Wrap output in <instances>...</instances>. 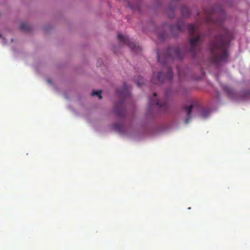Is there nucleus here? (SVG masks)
<instances>
[{"label": "nucleus", "instance_id": "aec40b11", "mask_svg": "<svg viewBox=\"0 0 250 250\" xmlns=\"http://www.w3.org/2000/svg\"><path fill=\"white\" fill-rule=\"evenodd\" d=\"M222 14V15H223V16H224V15H225V14H224V12H222V14Z\"/></svg>", "mask_w": 250, "mask_h": 250}, {"label": "nucleus", "instance_id": "f03ea898", "mask_svg": "<svg viewBox=\"0 0 250 250\" xmlns=\"http://www.w3.org/2000/svg\"><path fill=\"white\" fill-rule=\"evenodd\" d=\"M170 29L171 33L174 36L183 32L186 29H188V32L191 37L189 41V52L194 57L199 49L201 42V36L199 33H197L196 36L194 37L195 32L198 29L192 24H188L186 25L182 21H179L176 24L171 25Z\"/></svg>", "mask_w": 250, "mask_h": 250}, {"label": "nucleus", "instance_id": "6ab92c4d", "mask_svg": "<svg viewBox=\"0 0 250 250\" xmlns=\"http://www.w3.org/2000/svg\"><path fill=\"white\" fill-rule=\"evenodd\" d=\"M178 73L179 76L180 77H181V74H180V72L179 70L178 71Z\"/></svg>", "mask_w": 250, "mask_h": 250}, {"label": "nucleus", "instance_id": "7ed1b4c3", "mask_svg": "<svg viewBox=\"0 0 250 250\" xmlns=\"http://www.w3.org/2000/svg\"><path fill=\"white\" fill-rule=\"evenodd\" d=\"M184 55V52L181 50L180 47L171 46L168 48L167 54L164 56V59L162 58L161 54H158V61L160 63L165 64L172 60L173 57L182 60Z\"/></svg>", "mask_w": 250, "mask_h": 250}, {"label": "nucleus", "instance_id": "4468645a", "mask_svg": "<svg viewBox=\"0 0 250 250\" xmlns=\"http://www.w3.org/2000/svg\"><path fill=\"white\" fill-rule=\"evenodd\" d=\"M173 91H172L170 89H168L166 90L165 93V96L166 98H168L170 96L173 95Z\"/></svg>", "mask_w": 250, "mask_h": 250}, {"label": "nucleus", "instance_id": "9b49d317", "mask_svg": "<svg viewBox=\"0 0 250 250\" xmlns=\"http://www.w3.org/2000/svg\"><path fill=\"white\" fill-rule=\"evenodd\" d=\"M181 13H182V15L184 17H186V18L188 17L190 15V11H189L188 8L186 7H183L181 8Z\"/></svg>", "mask_w": 250, "mask_h": 250}, {"label": "nucleus", "instance_id": "6e6552de", "mask_svg": "<svg viewBox=\"0 0 250 250\" xmlns=\"http://www.w3.org/2000/svg\"><path fill=\"white\" fill-rule=\"evenodd\" d=\"M117 94L123 99H125L129 97L130 95V88L125 83L124 84L123 89L120 90L119 89L116 90Z\"/></svg>", "mask_w": 250, "mask_h": 250}, {"label": "nucleus", "instance_id": "f3484780", "mask_svg": "<svg viewBox=\"0 0 250 250\" xmlns=\"http://www.w3.org/2000/svg\"><path fill=\"white\" fill-rule=\"evenodd\" d=\"M223 88L224 91H226L227 93L230 94L232 93V89L230 87L224 85L223 86Z\"/></svg>", "mask_w": 250, "mask_h": 250}, {"label": "nucleus", "instance_id": "1a4fd4ad", "mask_svg": "<svg viewBox=\"0 0 250 250\" xmlns=\"http://www.w3.org/2000/svg\"><path fill=\"white\" fill-rule=\"evenodd\" d=\"M193 107V106L192 105H190L188 107H187V106L185 105L183 106V109L186 111L187 113V117L185 119V123L188 124L189 122V121L191 119V113L192 109Z\"/></svg>", "mask_w": 250, "mask_h": 250}, {"label": "nucleus", "instance_id": "f257e3e1", "mask_svg": "<svg viewBox=\"0 0 250 250\" xmlns=\"http://www.w3.org/2000/svg\"><path fill=\"white\" fill-rule=\"evenodd\" d=\"M206 18L204 22L208 26L211 25L219 30V34L210 41L209 48L211 53V62L218 65L221 62H226L229 56L227 48L232 39L231 33L223 24L224 19H214L217 13L214 8L204 10Z\"/></svg>", "mask_w": 250, "mask_h": 250}, {"label": "nucleus", "instance_id": "ddd939ff", "mask_svg": "<svg viewBox=\"0 0 250 250\" xmlns=\"http://www.w3.org/2000/svg\"><path fill=\"white\" fill-rule=\"evenodd\" d=\"M113 129L118 132H120L122 130L123 125L120 124H115L113 125Z\"/></svg>", "mask_w": 250, "mask_h": 250}, {"label": "nucleus", "instance_id": "20e7f679", "mask_svg": "<svg viewBox=\"0 0 250 250\" xmlns=\"http://www.w3.org/2000/svg\"><path fill=\"white\" fill-rule=\"evenodd\" d=\"M167 73L164 74L161 72L158 74L153 73L152 78V82L155 84H160L163 83L165 80L171 81L173 78V73L171 67L168 66L167 68Z\"/></svg>", "mask_w": 250, "mask_h": 250}, {"label": "nucleus", "instance_id": "423d86ee", "mask_svg": "<svg viewBox=\"0 0 250 250\" xmlns=\"http://www.w3.org/2000/svg\"><path fill=\"white\" fill-rule=\"evenodd\" d=\"M149 105H156L163 112H166L168 109V104L167 102L165 101H161L157 98L156 93H154L153 97L149 99Z\"/></svg>", "mask_w": 250, "mask_h": 250}, {"label": "nucleus", "instance_id": "f8f14e48", "mask_svg": "<svg viewBox=\"0 0 250 250\" xmlns=\"http://www.w3.org/2000/svg\"><path fill=\"white\" fill-rule=\"evenodd\" d=\"M102 91L100 90L95 91L93 90L92 92L91 95L92 96H97L99 99H101L102 98V95H101Z\"/></svg>", "mask_w": 250, "mask_h": 250}, {"label": "nucleus", "instance_id": "0eeeda50", "mask_svg": "<svg viewBox=\"0 0 250 250\" xmlns=\"http://www.w3.org/2000/svg\"><path fill=\"white\" fill-rule=\"evenodd\" d=\"M115 114L119 117H123L125 116L126 111L124 103L121 101L118 103L115 108Z\"/></svg>", "mask_w": 250, "mask_h": 250}, {"label": "nucleus", "instance_id": "39448f33", "mask_svg": "<svg viewBox=\"0 0 250 250\" xmlns=\"http://www.w3.org/2000/svg\"><path fill=\"white\" fill-rule=\"evenodd\" d=\"M118 39L119 41L129 47L132 50L137 53L141 52V48L136 43L132 42L127 36L118 34Z\"/></svg>", "mask_w": 250, "mask_h": 250}, {"label": "nucleus", "instance_id": "dca6fc26", "mask_svg": "<svg viewBox=\"0 0 250 250\" xmlns=\"http://www.w3.org/2000/svg\"><path fill=\"white\" fill-rule=\"evenodd\" d=\"M209 111L208 109L203 110L201 111V116L203 117H206L209 114Z\"/></svg>", "mask_w": 250, "mask_h": 250}, {"label": "nucleus", "instance_id": "9d476101", "mask_svg": "<svg viewBox=\"0 0 250 250\" xmlns=\"http://www.w3.org/2000/svg\"><path fill=\"white\" fill-rule=\"evenodd\" d=\"M20 28L21 30L25 31H30L31 30V26L27 23L22 22L20 24Z\"/></svg>", "mask_w": 250, "mask_h": 250}, {"label": "nucleus", "instance_id": "a211bd4d", "mask_svg": "<svg viewBox=\"0 0 250 250\" xmlns=\"http://www.w3.org/2000/svg\"><path fill=\"white\" fill-rule=\"evenodd\" d=\"M165 33H161L158 35L159 38L161 40H164L165 38Z\"/></svg>", "mask_w": 250, "mask_h": 250}, {"label": "nucleus", "instance_id": "2eb2a0df", "mask_svg": "<svg viewBox=\"0 0 250 250\" xmlns=\"http://www.w3.org/2000/svg\"><path fill=\"white\" fill-rule=\"evenodd\" d=\"M135 81L138 86L142 85L144 83L143 78L141 77H138V80L136 79Z\"/></svg>", "mask_w": 250, "mask_h": 250}]
</instances>
